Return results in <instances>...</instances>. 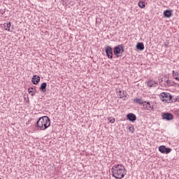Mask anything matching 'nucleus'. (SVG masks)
<instances>
[{"instance_id": "nucleus-1", "label": "nucleus", "mask_w": 179, "mask_h": 179, "mask_svg": "<svg viewBox=\"0 0 179 179\" xmlns=\"http://www.w3.org/2000/svg\"><path fill=\"white\" fill-rule=\"evenodd\" d=\"M111 171L113 177L117 179L124 178L127 174V169H125V166L121 164H115L112 167Z\"/></svg>"}, {"instance_id": "nucleus-2", "label": "nucleus", "mask_w": 179, "mask_h": 179, "mask_svg": "<svg viewBox=\"0 0 179 179\" xmlns=\"http://www.w3.org/2000/svg\"><path fill=\"white\" fill-rule=\"evenodd\" d=\"M36 125L41 131H45L51 125V120L48 116H43L38 119Z\"/></svg>"}, {"instance_id": "nucleus-3", "label": "nucleus", "mask_w": 179, "mask_h": 179, "mask_svg": "<svg viewBox=\"0 0 179 179\" xmlns=\"http://www.w3.org/2000/svg\"><path fill=\"white\" fill-rule=\"evenodd\" d=\"M173 97L171 96V95L170 94V93H167V92H162L160 94V99L162 100V101H163L164 103H169V101H170V100H171Z\"/></svg>"}, {"instance_id": "nucleus-4", "label": "nucleus", "mask_w": 179, "mask_h": 179, "mask_svg": "<svg viewBox=\"0 0 179 179\" xmlns=\"http://www.w3.org/2000/svg\"><path fill=\"white\" fill-rule=\"evenodd\" d=\"M162 120H166V121H171L173 120L174 116L171 113H163L162 115Z\"/></svg>"}, {"instance_id": "nucleus-5", "label": "nucleus", "mask_w": 179, "mask_h": 179, "mask_svg": "<svg viewBox=\"0 0 179 179\" xmlns=\"http://www.w3.org/2000/svg\"><path fill=\"white\" fill-rule=\"evenodd\" d=\"M105 52L106 53V55L108 58L110 59H112L113 58V48L110 46H106L105 49Z\"/></svg>"}, {"instance_id": "nucleus-6", "label": "nucleus", "mask_w": 179, "mask_h": 179, "mask_svg": "<svg viewBox=\"0 0 179 179\" xmlns=\"http://www.w3.org/2000/svg\"><path fill=\"white\" fill-rule=\"evenodd\" d=\"M159 152H161V153H165L166 155H169V153L171 152V148H166V145H161L159 148Z\"/></svg>"}, {"instance_id": "nucleus-7", "label": "nucleus", "mask_w": 179, "mask_h": 179, "mask_svg": "<svg viewBox=\"0 0 179 179\" xmlns=\"http://www.w3.org/2000/svg\"><path fill=\"white\" fill-rule=\"evenodd\" d=\"M121 48H123L121 45L115 46L114 48V54L116 57H120V54H121Z\"/></svg>"}, {"instance_id": "nucleus-8", "label": "nucleus", "mask_w": 179, "mask_h": 179, "mask_svg": "<svg viewBox=\"0 0 179 179\" xmlns=\"http://www.w3.org/2000/svg\"><path fill=\"white\" fill-rule=\"evenodd\" d=\"M127 118L131 122H135V121H136V115H135L134 113L127 114Z\"/></svg>"}, {"instance_id": "nucleus-9", "label": "nucleus", "mask_w": 179, "mask_h": 179, "mask_svg": "<svg viewBox=\"0 0 179 179\" xmlns=\"http://www.w3.org/2000/svg\"><path fill=\"white\" fill-rule=\"evenodd\" d=\"M40 83V76H34L32 78V83L34 85H38Z\"/></svg>"}, {"instance_id": "nucleus-10", "label": "nucleus", "mask_w": 179, "mask_h": 179, "mask_svg": "<svg viewBox=\"0 0 179 179\" xmlns=\"http://www.w3.org/2000/svg\"><path fill=\"white\" fill-rule=\"evenodd\" d=\"M148 87H156V86H157V83H156L155 80H150L148 82Z\"/></svg>"}, {"instance_id": "nucleus-11", "label": "nucleus", "mask_w": 179, "mask_h": 179, "mask_svg": "<svg viewBox=\"0 0 179 179\" xmlns=\"http://www.w3.org/2000/svg\"><path fill=\"white\" fill-rule=\"evenodd\" d=\"M47 83H43L41 85V87H40V90H41V92L43 93H45V92H47Z\"/></svg>"}, {"instance_id": "nucleus-12", "label": "nucleus", "mask_w": 179, "mask_h": 179, "mask_svg": "<svg viewBox=\"0 0 179 179\" xmlns=\"http://www.w3.org/2000/svg\"><path fill=\"white\" fill-rule=\"evenodd\" d=\"M119 96L120 99H122L124 97V99H127L128 97V94L127 93V91H119Z\"/></svg>"}, {"instance_id": "nucleus-13", "label": "nucleus", "mask_w": 179, "mask_h": 179, "mask_svg": "<svg viewBox=\"0 0 179 179\" xmlns=\"http://www.w3.org/2000/svg\"><path fill=\"white\" fill-rule=\"evenodd\" d=\"M136 48H137V50H139L140 51L145 50V45H143V43H137Z\"/></svg>"}, {"instance_id": "nucleus-14", "label": "nucleus", "mask_w": 179, "mask_h": 179, "mask_svg": "<svg viewBox=\"0 0 179 179\" xmlns=\"http://www.w3.org/2000/svg\"><path fill=\"white\" fill-rule=\"evenodd\" d=\"M144 106V108H146L147 110H148L149 111H150V110H153V106L150 105V102H147V103Z\"/></svg>"}, {"instance_id": "nucleus-15", "label": "nucleus", "mask_w": 179, "mask_h": 179, "mask_svg": "<svg viewBox=\"0 0 179 179\" xmlns=\"http://www.w3.org/2000/svg\"><path fill=\"white\" fill-rule=\"evenodd\" d=\"M172 12H173L172 10H166L164 11V16L165 17H171Z\"/></svg>"}, {"instance_id": "nucleus-16", "label": "nucleus", "mask_w": 179, "mask_h": 179, "mask_svg": "<svg viewBox=\"0 0 179 179\" xmlns=\"http://www.w3.org/2000/svg\"><path fill=\"white\" fill-rule=\"evenodd\" d=\"M173 76L176 80H179V73L175 71H172Z\"/></svg>"}, {"instance_id": "nucleus-17", "label": "nucleus", "mask_w": 179, "mask_h": 179, "mask_svg": "<svg viewBox=\"0 0 179 179\" xmlns=\"http://www.w3.org/2000/svg\"><path fill=\"white\" fill-rule=\"evenodd\" d=\"M4 29L7 31H10V22L4 23Z\"/></svg>"}, {"instance_id": "nucleus-18", "label": "nucleus", "mask_w": 179, "mask_h": 179, "mask_svg": "<svg viewBox=\"0 0 179 179\" xmlns=\"http://www.w3.org/2000/svg\"><path fill=\"white\" fill-rule=\"evenodd\" d=\"M139 8H141L142 9H143L145 8V6H146V5L145 4V2L143 1H139L138 3Z\"/></svg>"}, {"instance_id": "nucleus-19", "label": "nucleus", "mask_w": 179, "mask_h": 179, "mask_svg": "<svg viewBox=\"0 0 179 179\" xmlns=\"http://www.w3.org/2000/svg\"><path fill=\"white\" fill-rule=\"evenodd\" d=\"M134 101H135L138 104H143V101H142V99H134Z\"/></svg>"}, {"instance_id": "nucleus-20", "label": "nucleus", "mask_w": 179, "mask_h": 179, "mask_svg": "<svg viewBox=\"0 0 179 179\" xmlns=\"http://www.w3.org/2000/svg\"><path fill=\"white\" fill-rule=\"evenodd\" d=\"M129 131L131 132V134H134L135 129H134V126H131L129 127Z\"/></svg>"}, {"instance_id": "nucleus-21", "label": "nucleus", "mask_w": 179, "mask_h": 179, "mask_svg": "<svg viewBox=\"0 0 179 179\" xmlns=\"http://www.w3.org/2000/svg\"><path fill=\"white\" fill-rule=\"evenodd\" d=\"M165 86H170V80H166L164 83Z\"/></svg>"}, {"instance_id": "nucleus-22", "label": "nucleus", "mask_w": 179, "mask_h": 179, "mask_svg": "<svg viewBox=\"0 0 179 179\" xmlns=\"http://www.w3.org/2000/svg\"><path fill=\"white\" fill-rule=\"evenodd\" d=\"M110 124H114V122H115V119H111L110 120Z\"/></svg>"}, {"instance_id": "nucleus-23", "label": "nucleus", "mask_w": 179, "mask_h": 179, "mask_svg": "<svg viewBox=\"0 0 179 179\" xmlns=\"http://www.w3.org/2000/svg\"><path fill=\"white\" fill-rule=\"evenodd\" d=\"M28 91H29V94H30V93H33V88H29V90H28Z\"/></svg>"}, {"instance_id": "nucleus-24", "label": "nucleus", "mask_w": 179, "mask_h": 179, "mask_svg": "<svg viewBox=\"0 0 179 179\" xmlns=\"http://www.w3.org/2000/svg\"><path fill=\"white\" fill-rule=\"evenodd\" d=\"M31 94V96H33V94Z\"/></svg>"}, {"instance_id": "nucleus-25", "label": "nucleus", "mask_w": 179, "mask_h": 179, "mask_svg": "<svg viewBox=\"0 0 179 179\" xmlns=\"http://www.w3.org/2000/svg\"><path fill=\"white\" fill-rule=\"evenodd\" d=\"M0 179H1V178H0Z\"/></svg>"}]
</instances>
